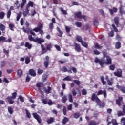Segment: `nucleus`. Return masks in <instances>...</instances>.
<instances>
[{
    "label": "nucleus",
    "instance_id": "obj_9",
    "mask_svg": "<svg viewBox=\"0 0 125 125\" xmlns=\"http://www.w3.org/2000/svg\"><path fill=\"white\" fill-rule=\"evenodd\" d=\"M74 45L75 51H77V52H81L82 51V48L81 47V45H80V44L74 42Z\"/></svg>",
    "mask_w": 125,
    "mask_h": 125
},
{
    "label": "nucleus",
    "instance_id": "obj_57",
    "mask_svg": "<svg viewBox=\"0 0 125 125\" xmlns=\"http://www.w3.org/2000/svg\"><path fill=\"white\" fill-rule=\"evenodd\" d=\"M107 83L108 84V85H113V79H111V80H108L107 81Z\"/></svg>",
    "mask_w": 125,
    "mask_h": 125
},
{
    "label": "nucleus",
    "instance_id": "obj_60",
    "mask_svg": "<svg viewBox=\"0 0 125 125\" xmlns=\"http://www.w3.org/2000/svg\"><path fill=\"white\" fill-rule=\"evenodd\" d=\"M9 27L10 30H11V31H14V29H13V28H14V25L12 24H10L9 25Z\"/></svg>",
    "mask_w": 125,
    "mask_h": 125
},
{
    "label": "nucleus",
    "instance_id": "obj_10",
    "mask_svg": "<svg viewBox=\"0 0 125 125\" xmlns=\"http://www.w3.org/2000/svg\"><path fill=\"white\" fill-rule=\"evenodd\" d=\"M94 62L96 63V64L99 63L101 67H103V59L99 60L98 58L96 57L95 58Z\"/></svg>",
    "mask_w": 125,
    "mask_h": 125
},
{
    "label": "nucleus",
    "instance_id": "obj_54",
    "mask_svg": "<svg viewBox=\"0 0 125 125\" xmlns=\"http://www.w3.org/2000/svg\"><path fill=\"white\" fill-rule=\"evenodd\" d=\"M16 96H17V93L15 92L12 93V96L11 97L14 99H15L16 98Z\"/></svg>",
    "mask_w": 125,
    "mask_h": 125
},
{
    "label": "nucleus",
    "instance_id": "obj_25",
    "mask_svg": "<svg viewBox=\"0 0 125 125\" xmlns=\"http://www.w3.org/2000/svg\"><path fill=\"white\" fill-rule=\"evenodd\" d=\"M68 122H69V118L65 117L63 118V119L62 120V125H66V124H67Z\"/></svg>",
    "mask_w": 125,
    "mask_h": 125
},
{
    "label": "nucleus",
    "instance_id": "obj_15",
    "mask_svg": "<svg viewBox=\"0 0 125 125\" xmlns=\"http://www.w3.org/2000/svg\"><path fill=\"white\" fill-rule=\"evenodd\" d=\"M36 87H38V89L39 91L42 90L41 87H43V83L42 82H38L36 84Z\"/></svg>",
    "mask_w": 125,
    "mask_h": 125
},
{
    "label": "nucleus",
    "instance_id": "obj_23",
    "mask_svg": "<svg viewBox=\"0 0 125 125\" xmlns=\"http://www.w3.org/2000/svg\"><path fill=\"white\" fill-rule=\"evenodd\" d=\"M109 11L110 14L111 15H113V14H114V12H115V13H116V12H117V11H118V9L116 7H113L112 8V9H109Z\"/></svg>",
    "mask_w": 125,
    "mask_h": 125
},
{
    "label": "nucleus",
    "instance_id": "obj_22",
    "mask_svg": "<svg viewBox=\"0 0 125 125\" xmlns=\"http://www.w3.org/2000/svg\"><path fill=\"white\" fill-rule=\"evenodd\" d=\"M68 100V96L67 95H64L61 99V102L62 103H66Z\"/></svg>",
    "mask_w": 125,
    "mask_h": 125
},
{
    "label": "nucleus",
    "instance_id": "obj_13",
    "mask_svg": "<svg viewBox=\"0 0 125 125\" xmlns=\"http://www.w3.org/2000/svg\"><path fill=\"white\" fill-rule=\"evenodd\" d=\"M61 71H62L63 73H66V72H67V73H69V74H72V73H73L72 72V70L71 69L68 70V69H67V67H66V66L62 67V69H61Z\"/></svg>",
    "mask_w": 125,
    "mask_h": 125
},
{
    "label": "nucleus",
    "instance_id": "obj_56",
    "mask_svg": "<svg viewBox=\"0 0 125 125\" xmlns=\"http://www.w3.org/2000/svg\"><path fill=\"white\" fill-rule=\"evenodd\" d=\"M116 40H117V41H121V40H122V37H121L119 33H117L116 34Z\"/></svg>",
    "mask_w": 125,
    "mask_h": 125
},
{
    "label": "nucleus",
    "instance_id": "obj_33",
    "mask_svg": "<svg viewBox=\"0 0 125 125\" xmlns=\"http://www.w3.org/2000/svg\"><path fill=\"white\" fill-rule=\"evenodd\" d=\"M22 16V12L20 11L17 16V18H16V21H19V19H20V18H21V17Z\"/></svg>",
    "mask_w": 125,
    "mask_h": 125
},
{
    "label": "nucleus",
    "instance_id": "obj_39",
    "mask_svg": "<svg viewBox=\"0 0 125 125\" xmlns=\"http://www.w3.org/2000/svg\"><path fill=\"white\" fill-rule=\"evenodd\" d=\"M80 116H81V114H80V113L76 112L75 113H74V119H79Z\"/></svg>",
    "mask_w": 125,
    "mask_h": 125
},
{
    "label": "nucleus",
    "instance_id": "obj_52",
    "mask_svg": "<svg viewBox=\"0 0 125 125\" xmlns=\"http://www.w3.org/2000/svg\"><path fill=\"white\" fill-rule=\"evenodd\" d=\"M73 82H74V83H76L77 85H80V84H81V82L78 80H74Z\"/></svg>",
    "mask_w": 125,
    "mask_h": 125
},
{
    "label": "nucleus",
    "instance_id": "obj_2",
    "mask_svg": "<svg viewBox=\"0 0 125 125\" xmlns=\"http://www.w3.org/2000/svg\"><path fill=\"white\" fill-rule=\"evenodd\" d=\"M25 25L26 26V28H25L23 27L22 28V30L24 33H26V34H31V35H33L34 37L36 36V33L34 32V30L33 29L31 30L30 28H29V26H30V24H29V22L28 21H26Z\"/></svg>",
    "mask_w": 125,
    "mask_h": 125
},
{
    "label": "nucleus",
    "instance_id": "obj_12",
    "mask_svg": "<svg viewBox=\"0 0 125 125\" xmlns=\"http://www.w3.org/2000/svg\"><path fill=\"white\" fill-rule=\"evenodd\" d=\"M123 71L121 69H118L117 72H115L114 74L118 78H121L122 76Z\"/></svg>",
    "mask_w": 125,
    "mask_h": 125
},
{
    "label": "nucleus",
    "instance_id": "obj_42",
    "mask_svg": "<svg viewBox=\"0 0 125 125\" xmlns=\"http://www.w3.org/2000/svg\"><path fill=\"white\" fill-rule=\"evenodd\" d=\"M8 112H9L10 115H12V114H13V109H12V107L9 106L8 107Z\"/></svg>",
    "mask_w": 125,
    "mask_h": 125
},
{
    "label": "nucleus",
    "instance_id": "obj_14",
    "mask_svg": "<svg viewBox=\"0 0 125 125\" xmlns=\"http://www.w3.org/2000/svg\"><path fill=\"white\" fill-rule=\"evenodd\" d=\"M46 123L48 124V125H50L51 124L55 123V119L54 117H50L47 120Z\"/></svg>",
    "mask_w": 125,
    "mask_h": 125
},
{
    "label": "nucleus",
    "instance_id": "obj_45",
    "mask_svg": "<svg viewBox=\"0 0 125 125\" xmlns=\"http://www.w3.org/2000/svg\"><path fill=\"white\" fill-rule=\"evenodd\" d=\"M62 112L64 116H66V115H67V109L66 108V106L63 107Z\"/></svg>",
    "mask_w": 125,
    "mask_h": 125
},
{
    "label": "nucleus",
    "instance_id": "obj_24",
    "mask_svg": "<svg viewBox=\"0 0 125 125\" xmlns=\"http://www.w3.org/2000/svg\"><path fill=\"white\" fill-rule=\"evenodd\" d=\"M29 11H30L29 10V7H26L25 8V10L23 11V16H24V17H26V16H27V15H28V14H29Z\"/></svg>",
    "mask_w": 125,
    "mask_h": 125
},
{
    "label": "nucleus",
    "instance_id": "obj_17",
    "mask_svg": "<svg viewBox=\"0 0 125 125\" xmlns=\"http://www.w3.org/2000/svg\"><path fill=\"white\" fill-rule=\"evenodd\" d=\"M116 87H117L118 89H120L123 93H125V86H120L117 84L116 85Z\"/></svg>",
    "mask_w": 125,
    "mask_h": 125
},
{
    "label": "nucleus",
    "instance_id": "obj_28",
    "mask_svg": "<svg viewBox=\"0 0 125 125\" xmlns=\"http://www.w3.org/2000/svg\"><path fill=\"white\" fill-rule=\"evenodd\" d=\"M100 79H101V81L103 85H105V84H106V83H107V82H106V81H105V78H104V76H100Z\"/></svg>",
    "mask_w": 125,
    "mask_h": 125
},
{
    "label": "nucleus",
    "instance_id": "obj_44",
    "mask_svg": "<svg viewBox=\"0 0 125 125\" xmlns=\"http://www.w3.org/2000/svg\"><path fill=\"white\" fill-rule=\"evenodd\" d=\"M112 27L114 32H115L116 33H118V32H119L118 28H117V27H116V26L114 24H112Z\"/></svg>",
    "mask_w": 125,
    "mask_h": 125
},
{
    "label": "nucleus",
    "instance_id": "obj_46",
    "mask_svg": "<svg viewBox=\"0 0 125 125\" xmlns=\"http://www.w3.org/2000/svg\"><path fill=\"white\" fill-rule=\"evenodd\" d=\"M75 25L76 26H77V27H78V28H81V27H82V22H79V21H77L75 22Z\"/></svg>",
    "mask_w": 125,
    "mask_h": 125
},
{
    "label": "nucleus",
    "instance_id": "obj_3",
    "mask_svg": "<svg viewBox=\"0 0 125 125\" xmlns=\"http://www.w3.org/2000/svg\"><path fill=\"white\" fill-rule=\"evenodd\" d=\"M28 40L30 41V42H37L38 44H42L43 42H44V40L41 39V38H35V39L33 38L32 35L28 36Z\"/></svg>",
    "mask_w": 125,
    "mask_h": 125
},
{
    "label": "nucleus",
    "instance_id": "obj_35",
    "mask_svg": "<svg viewBox=\"0 0 125 125\" xmlns=\"http://www.w3.org/2000/svg\"><path fill=\"white\" fill-rule=\"evenodd\" d=\"M60 10L62 12V14L64 15H67V14H68V13L67 12V11L64 10V9L62 7H61L60 8Z\"/></svg>",
    "mask_w": 125,
    "mask_h": 125
},
{
    "label": "nucleus",
    "instance_id": "obj_26",
    "mask_svg": "<svg viewBox=\"0 0 125 125\" xmlns=\"http://www.w3.org/2000/svg\"><path fill=\"white\" fill-rule=\"evenodd\" d=\"M75 39L76 40H77L78 42H82L83 40V38H82V36L77 35L76 36Z\"/></svg>",
    "mask_w": 125,
    "mask_h": 125
},
{
    "label": "nucleus",
    "instance_id": "obj_5",
    "mask_svg": "<svg viewBox=\"0 0 125 125\" xmlns=\"http://www.w3.org/2000/svg\"><path fill=\"white\" fill-rule=\"evenodd\" d=\"M75 18H78L79 19L86 20V17L85 15L83 16L81 12H77L74 13Z\"/></svg>",
    "mask_w": 125,
    "mask_h": 125
},
{
    "label": "nucleus",
    "instance_id": "obj_19",
    "mask_svg": "<svg viewBox=\"0 0 125 125\" xmlns=\"http://www.w3.org/2000/svg\"><path fill=\"white\" fill-rule=\"evenodd\" d=\"M6 99L9 104H13L14 103V100H13L14 99H13V98H12L11 96H8Z\"/></svg>",
    "mask_w": 125,
    "mask_h": 125
},
{
    "label": "nucleus",
    "instance_id": "obj_34",
    "mask_svg": "<svg viewBox=\"0 0 125 125\" xmlns=\"http://www.w3.org/2000/svg\"><path fill=\"white\" fill-rule=\"evenodd\" d=\"M57 31H58V32H59V37H60L61 38V37H62V35H63V32L61 31V29H60V28H59L58 27H57Z\"/></svg>",
    "mask_w": 125,
    "mask_h": 125
},
{
    "label": "nucleus",
    "instance_id": "obj_41",
    "mask_svg": "<svg viewBox=\"0 0 125 125\" xmlns=\"http://www.w3.org/2000/svg\"><path fill=\"white\" fill-rule=\"evenodd\" d=\"M31 62V59L29 57H27L25 59V64L28 65Z\"/></svg>",
    "mask_w": 125,
    "mask_h": 125
},
{
    "label": "nucleus",
    "instance_id": "obj_55",
    "mask_svg": "<svg viewBox=\"0 0 125 125\" xmlns=\"http://www.w3.org/2000/svg\"><path fill=\"white\" fill-rule=\"evenodd\" d=\"M37 73L38 75H42L43 73V70L41 69L40 68L38 69Z\"/></svg>",
    "mask_w": 125,
    "mask_h": 125
},
{
    "label": "nucleus",
    "instance_id": "obj_48",
    "mask_svg": "<svg viewBox=\"0 0 125 125\" xmlns=\"http://www.w3.org/2000/svg\"><path fill=\"white\" fill-rule=\"evenodd\" d=\"M93 24L95 27H98V26L99 25V22L97 20H95L93 22Z\"/></svg>",
    "mask_w": 125,
    "mask_h": 125
},
{
    "label": "nucleus",
    "instance_id": "obj_53",
    "mask_svg": "<svg viewBox=\"0 0 125 125\" xmlns=\"http://www.w3.org/2000/svg\"><path fill=\"white\" fill-rule=\"evenodd\" d=\"M43 64H44V66L45 68H46V69H47V68H48V65L49 64V62L45 61L44 62Z\"/></svg>",
    "mask_w": 125,
    "mask_h": 125
},
{
    "label": "nucleus",
    "instance_id": "obj_49",
    "mask_svg": "<svg viewBox=\"0 0 125 125\" xmlns=\"http://www.w3.org/2000/svg\"><path fill=\"white\" fill-rule=\"evenodd\" d=\"M82 95H86L87 94V91H86V89H83L82 91Z\"/></svg>",
    "mask_w": 125,
    "mask_h": 125
},
{
    "label": "nucleus",
    "instance_id": "obj_38",
    "mask_svg": "<svg viewBox=\"0 0 125 125\" xmlns=\"http://www.w3.org/2000/svg\"><path fill=\"white\" fill-rule=\"evenodd\" d=\"M68 100L69 101V102H73V95H72V94H71V93H69L68 94Z\"/></svg>",
    "mask_w": 125,
    "mask_h": 125
},
{
    "label": "nucleus",
    "instance_id": "obj_20",
    "mask_svg": "<svg viewBox=\"0 0 125 125\" xmlns=\"http://www.w3.org/2000/svg\"><path fill=\"white\" fill-rule=\"evenodd\" d=\"M113 20L114 23L118 27V26H119V24H120V19L118 17H115Z\"/></svg>",
    "mask_w": 125,
    "mask_h": 125
},
{
    "label": "nucleus",
    "instance_id": "obj_11",
    "mask_svg": "<svg viewBox=\"0 0 125 125\" xmlns=\"http://www.w3.org/2000/svg\"><path fill=\"white\" fill-rule=\"evenodd\" d=\"M12 41V39L11 38H9L8 40H6L4 37H0V42H10Z\"/></svg>",
    "mask_w": 125,
    "mask_h": 125
},
{
    "label": "nucleus",
    "instance_id": "obj_21",
    "mask_svg": "<svg viewBox=\"0 0 125 125\" xmlns=\"http://www.w3.org/2000/svg\"><path fill=\"white\" fill-rule=\"evenodd\" d=\"M29 73L30 76H31V77H36V74L35 70L33 69H29Z\"/></svg>",
    "mask_w": 125,
    "mask_h": 125
},
{
    "label": "nucleus",
    "instance_id": "obj_16",
    "mask_svg": "<svg viewBox=\"0 0 125 125\" xmlns=\"http://www.w3.org/2000/svg\"><path fill=\"white\" fill-rule=\"evenodd\" d=\"M47 88L46 87H43L42 90L46 94H49V93H51V87L48 86Z\"/></svg>",
    "mask_w": 125,
    "mask_h": 125
},
{
    "label": "nucleus",
    "instance_id": "obj_51",
    "mask_svg": "<svg viewBox=\"0 0 125 125\" xmlns=\"http://www.w3.org/2000/svg\"><path fill=\"white\" fill-rule=\"evenodd\" d=\"M0 29L2 31L5 30V26L3 24H0Z\"/></svg>",
    "mask_w": 125,
    "mask_h": 125
},
{
    "label": "nucleus",
    "instance_id": "obj_58",
    "mask_svg": "<svg viewBox=\"0 0 125 125\" xmlns=\"http://www.w3.org/2000/svg\"><path fill=\"white\" fill-rule=\"evenodd\" d=\"M93 53L95 55H99V54H100V52L97 50H94Z\"/></svg>",
    "mask_w": 125,
    "mask_h": 125
},
{
    "label": "nucleus",
    "instance_id": "obj_7",
    "mask_svg": "<svg viewBox=\"0 0 125 125\" xmlns=\"http://www.w3.org/2000/svg\"><path fill=\"white\" fill-rule=\"evenodd\" d=\"M116 104L118 107H121V106L124 104V102H123V97H119L118 99L116 100Z\"/></svg>",
    "mask_w": 125,
    "mask_h": 125
},
{
    "label": "nucleus",
    "instance_id": "obj_40",
    "mask_svg": "<svg viewBox=\"0 0 125 125\" xmlns=\"http://www.w3.org/2000/svg\"><path fill=\"white\" fill-rule=\"evenodd\" d=\"M52 48V45L51 44H48L47 45L46 49L49 50V51H51V49Z\"/></svg>",
    "mask_w": 125,
    "mask_h": 125
},
{
    "label": "nucleus",
    "instance_id": "obj_1",
    "mask_svg": "<svg viewBox=\"0 0 125 125\" xmlns=\"http://www.w3.org/2000/svg\"><path fill=\"white\" fill-rule=\"evenodd\" d=\"M102 94H103L104 98H107V91H106L105 89L104 90H99L97 94H95V93H93L91 97V101H94L95 100L96 103H97L100 108H104V107L106 106V103H105V102H101L100 99L98 97Z\"/></svg>",
    "mask_w": 125,
    "mask_h": 125
},
{
    "label": "nucleus",
    "instance_id": "obj_64",
    "mask_svg": "<svg viewBox=\"0 0 125 125\" xmlns=\"http://www.w3.org/2000/svg\"><path fill=\"white\" fill-rule=\"evenodd\" d=\"M88 125H97V124H96V122H95L94 121H91V122H90Z\"/></svg>",
    "mask_w": 125,
    "mask_h": 125
},
{
    "label": "nucleus",
    "instance_id": "obj_27",
    "mask_svg": "<svg viewBox=\"0 0 125 125\" xmlns=\"http://www.w3.org/2000/svg\"><path fill=\"white\" fill-rule=\"evenodd\" d=\"M5 65H6V61H2L0 62V68H4L5 67Z\"/></svg>",
    "mask_w": 125,
    "mask_h": 125
},
{
    "label": "nucleus",
    "instance_id": "obj_50",
    "mask_svg": "<svg viewBox=\"0 0 125 125\" xmlns=\"http://www.w3.org/2000/svg\"><path fill=\"white\" fill-rule=\"evenodd\" d=\"M27 6L28 7H30V6H31V7H34V2L31 1H29L27 4Z\"/></svg>",
    "mask_w": 125,
    "mask_h": 125
},
{
    "label": "nucleus",
    "instance_id": "obj_62",
    "mask_svg": "<svg viewBox=\"0 0 125 125\" xmlns=\"http://www.w3.org/2000/svg\"><path fill=\"white\" fill-rule=\"evenodd\" d=\"M11 15V11H10V10H8L7 13V18H10Z\"/></svg>",
    "mask_w": 125,
    "mask_h": 125
},
{
    "label": "nucleus",
    "instance_id": "obj_59",
    "mask_svg": "<svg viewBox=\"0 0 125 125\" xmlns=\"http://www.w3.org/2000/svg\"><path fill=\"white\" fill-rule=\"evenodd\" d=\"M115 68H116V66H115V65H114V64L111 65L109 66V69L111 71H114L115 70Z\"/></svg>",
    "mask_w": 125,
    "mask_h": 125
},
{
    "label": "nucleus",
    "instance_id": "obj_4",
    "mask_svg": "<svg viewBox=\"0 0 125 125\" xmlns=\"http://www.w3.org/2000/svg\"><path fill=\"white\" fill-rule=\"evenodd\" d=\"M42 23H39L38 24L37 27H35L33 29V32H36V33H38V32H39L41 35H43L44 32L43 30H42Z\"/></svg>",
    "mask_w": 125,
    "mask_h": 125
},
{
    "label": "nucleus",
    "instance_id": "obj_47",
    "mask_svg": "<svg viewBox=\"0 0 125 125\" xmlns=\"http://www.w3.org/2000/svg\"><path fill=\"white\" fill-rule=\"evenodd\" d=\"M94 48L96 49H101V47L98 44V43H96L95 44Z\"/></svg>",
    "mask_w": 125,
    "mask_h": 125
},
{
    "label": "nucleus",
    "instance_id": "obj_32",
    "mask_svg": "<svg viewBox=\"0 0 125 125\" xmlns=\"http://www.w3.org/2000/svg\"><path fill=\"white\" fill-rule=\"evenodd\" d=\"M25 46L27 47L28 49H31L32 48V44H30L29 42H26L25 44Z\"/></svg>",
    "mask_w": 125,
    "mask_h": 125
},
{
    "label": "nucleus",
    "instance_id": "obj_61",
    "mask_svg": "<svg viewBox=\"0 0 125 125\" xmlns=\"http://www.w3.org/2000/svg\"><path fill=\"white\" fill-rule=\"evenodd\" d=\"M63 81H72V79L69 76H66L63 79Z\"/></svg>",
    "mask_w": 125,
    "mask_h": 125
},
{
    "label": "nucleus",
    "instance_id": "obj_37",
    "mask_svg": "<svg viewBox=\"0 0 125 125\" xmlns=\"http://www.w3.org/2000/svg\"><path fill=\"white\" fill-rule=\"evenodd\" d=\"M25 113L27 118H28V119H31V113L30 112H29L28 109H25Z\"/></svg>",
    "mask_w": 125,
    "mask_h": 125
},
{
    "label": "nucleus",
    "instance_id": "obj_8",
    "mask_svg": "<svg viewBox=\"0 0 125 125\" xmlns=\"http://www.w3.org/2000/svg\"><path fill=\"white\" fill-rule=\"evenodd\" d=\"M32 115L34 119H35L37 121L39 124H41L42 123V119H41V116L38 115V113L34 112L32 114Z\"/></svg>",
    "mask_w": 125,
    "mask_h": 125
},
{
    "label": "nucleus",
    "instance_id": "obj_31",
    "mask_svg": "<svg viewBox=\"0 0 125 125\" xmlns=\"http://www.w3.org/2000/svg\"><path fill=\"white\" fill-rule=\"evenodd\" d=\"M81 43L82 45L84 47H85L86 48H87V47H88V44H87L86 42L83 41L81 42Z\"/></svg>",
    "mask_w": 125,
    "mask_h": 125
},
{
    "label": "nucleus",
    "instance_id": "obj_36",
    "mask_svg": "<svg viewBox=\"0 0 125 125\" xmlns=\"http://www.w3.org/2000/svg\"><path fill=\"white\" fill-rule=\"evenodd\" d=\"M4 16H5V13L3 11H1L0 12V19H3L4 18Z\"/></svg>",
    "mask_w": 125,
    "mask_h": 125
},
{
    "label": "nucleus",
    "instance_id": "obj_6",
    "mask_svg": "<svg viewBox=\"0 0 125 125\" xmlns=\"http://www.w3.org/2000/svg\"><path fill=\"white\" fill-rule=\"evenodd\" d=\"M103 65L104 64H106V65H112V58H111V57H107L106 61L103 59Z\"/></svg>",
    "mask_w": 125,
    "mask_h": 125
},
{
    "label": "nucleus",
    "instance_id": "obj_30",
    "mask_svg": "<svg viewBox=\"0 0 125 125\" xmlns=\"http://www.w3.org/2000/svg\"><path fill=\"white\" fill-rule=\"evenodd\" d=\"M17 74L20 78H21L23 76V71L21 69L18 70Z\"/></svg>",
    "mask_w": 125,
    "mask_h": 125
},
{
    "label": "nucleus",
    "instance_id": "obj_29",
    "mask_svg": "<svg viewBox=\"0 0 125 125\" xmlns=\"http://www.w3.org/2000/svg\"><path fill=\"white\" fill-rule=\"evenodd\" d=\"M121 45L122 44H121V42L118 41L116 42L115 44V48L116 49H120V48H121Z\"/></svg>",
    "mask_w": 125,
    "mask_h": 125
},
{
    "label": "nucleus",
    "instance_id": "obj_43",
    "mask_svg": "<svg viewBox=\"0 0 125 125\" xmlns=\"http://www.w3.org/2000/svg\"><path fill=\"white\" fill-rule=\"evenodd\" d=\"M119 12L120 14H121V15H123V14H124L125 12H124V8H123V6H121L119 7Z\"/></svg>",
    "mask_w": 125,
    "mask_h": 125
},
{
    "label": "nucleus",
    "instance_id": "obj_63",
    "mask_svg": "<svg viewBox=\"0 0 125 125\" xmlns=\"http://www.w3.org/2000/svg\"><path fill=\"white\" fill-rule=\"evenodd\" d=\"M121 123H123V125H125V117L122 118L121 119Z\"/></svg>",
    "mask_w": 125,
    "mask_h": 125
},
{
    "label": "nucleus",
    "instance_id": "obj_18",
    "mask_svg": "<svg viewBox=\"0 0 125 125\" xmlns=\"http://www.w3.org/2000/svg\"><path fill=\"white\" fill-rule=\"evenodd\" d=\"M41 44V52L42 54H44V53H46L47 52V49H45V47H44V45L42 44Z\"/></svg>",
    "mask_w": 125,
    "mask_h": 125
}]
</instances>
